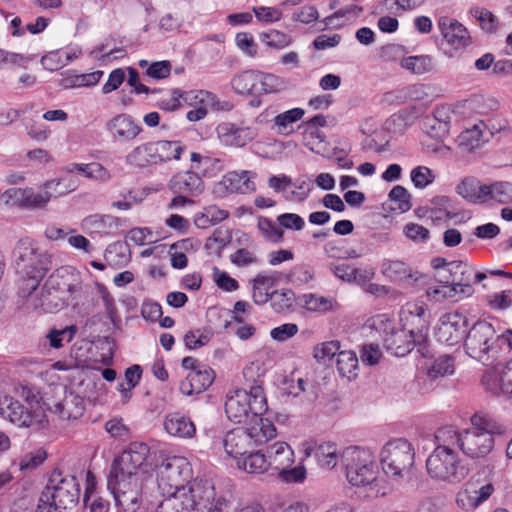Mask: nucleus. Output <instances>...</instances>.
<instances>
[{
	"label": "nucleus",
	"mask_w": 512,
	"mask_h": 512,
	"mask_svg": "<svg viewBox=\"0 0 512 512\" xmlns=\"http://www.w3.org/2000/svg\"><path fill=\"white\" fill-rule=\"evenodd\" d=\"M186 466L183 458L171 457L157 467L158 489L164 497L159 508H169L173 512H226V499L216 498L210 482L194 480L183 485Z\"/></svg>",
	"instance_id": "obj_1"
},
{
	"label": "nucleus",
	"mask_w": 512,
	"mask_h": 512,
	"mask_svg": "<svg viewBox=\"0 0 512 512\" xmlns=\"http://www.w3.org/2000/svg\"><path fill=\"white\" fill-rule=\"evenodd\" d=\"M149 454L146 443L132 442L112 461L107 487L116 504L127 512L140 506L144 485L153 476L154 469L147 461Z\"/></svg>",
	"instance_id": "obj_2"
},
{
	"label": "nucleus",
	"mask_w": 512,
	"mask_h": 512,
	"mask_svg": "<svg viewBox=\"0 0 512 512\" xmlns=\"http://www.w3.org/2000/svg\"><path fill=\"white\" fill-rule=\"evenodd\" d=\"M264 374L265 370L259 362H252L244 368L246 387L236 389L225 402V412L231 421L241 423L250 414V421L263 418L261 415L268 409L263 389Z\"/></svg>",
	"instance_id": "obj_3"
},
{
	"label": "nucleus",
	"mask_w": 512,
	"mask_h": 512,
	"mask_svg": "<svg viewBox=\"0 0 512 512\" xmlns=\"http://www.w3.org/2000/svg\"><path fill=\"white\" fill-rule=\"evenodd\" d=\"M471 427L458 431L451 426L442 427L447 435L455 438L456 448L471 459L486 458L495 445L494 436L505 432V427L491 417L474 414L470 418Z\"/></svg>",
	"instance_id": "obj_4"
},
{
	"label": "nucleus",
	"mask_w": 512,
	"mask_h": 512,
	"mask_svg": "<svg viewBox=\"0 0 512 512\" xmlns=\"http://www.w3.org/2000/svg\"><path fill=\"white\" fill-rule=\"evenodd\" d=\"M81 289L80 272L72 266L59 267L45 281L40 298L34 295L28 308H41L48 313L59 311L75 299Z\"/></svg>",
	"instance_id": "obj_5"
},
{
	"label": "nucleus",
	"mask_w": 512,
	"mask_h": 512,
	"mask_svg": "<svg viewBox=\"0 0 512 512\" xmlns=\"http://www.w3.org/2000/svg\"><path fill=\"white\" fill-rule=\"evenodd\" d=\"M16 271L20 274L21 295L27 297V305L33 300V292L52 266V255L42 250L30 238L20 239L14 248Z\"/></svg>",
	"instance_id": "obj_6"
},
{
	"label": "nucleus",
	"mask_w": 512,
	"mask_h": 512,
	"mask_svg": "<svg viewBox=\"0 0 512 512\" xmlns=\"http://www.w3.org/2000/svg\"><path fill=\"white\" fill-rule=\"evenodd\" d=\"M436 447L426 459L428 475L435 481L457 484L466 478L469 469L456 451L455 438L441 427L435 433Z\"/></svg>",
	"instance_id": "obj_7"
},
{
	"label": "nucleus",
	"mask_w": 512,
	"mask_h": 512,
	"mask_svg": "<svg viewBox=\"0 0 512 512\" xmlns=\"http://www.w3.org/2000/svg\"><path fill=\"white\" fill-rule=\"evenodd\" d=\"M276 436L274 424L267 418H255L244 427H237L226 433L223 446L226 454L236 461L243 470V462L252 454L257 453L255 446L264 444Z\"/></svg>",
	"instance_id": "obj_8"
},
{
	"label": "nucleus",
	"mask_w": 512,
	"mask_h": 512,
	"mask_svg": "<svg viewBox=\"0 0 512 512\" xmlns=\"http://www.w3.org/2000/svg\"><path fill=\"white\" fill-rule=\"evenodd\" d=\"M78 187L76 181L55 178L43 183L36 192L32 187H11L6 189L1 199L6 207L28 210L44 209L53 197L64 196Z\"/></svg>",
	"instance_id": "obj_9"
},
{
	"label": "nucleus",
	"mask_w": 512,
	"mask_h": 512,
	"mask_svg": "<svg viewBox=\"0 0 512 512\" xmlns=\"http://www.w3.org/2000/svg\"><path fill=\"white\" fill-rule=\"evenodd\" d=\"M342 463L347 481L364 489L368 497L384 495L379 489L378 468L373 453L360 447H348L342 451Z\"/></svg>",
	"instance_id": "obj_10"
},
{
	"label": "nucleus",
	"mask_w": 512,
	"mask_h": 512,
	"mask_svg": "<svg viewBox=\"0 0 512 512\" xmlns=\"http://www.w3.org/2000/svg\"><path fill=\"white\" fill-rule=\"evenodd\" d=\"M384 324V346L397 357L409 354L414 346L417 352L426 356V342L428 327L424 324L416 326V322H381Z\"/></svg>",
	"instance_id": "obj_11"
},
{
	"label": "nucleus",
	"mask_w": 512,
	"mask_h": 512,
	"mask_svg": "<svg viewBox=\"0 0 512 512\" xmlns=\"http://www.w3.org/2000/svg\"><path fill=\"white\" fill-rule=\"evenodd\" d=\"M415 450L412 444L397 438L388 441L380 453V463L383 472L390 478H404L414 465Z\"/></svg>",
	"instance_id": "obj_12"
},
{
	"label": "nucleus",
	"mask_w": 512,
	"mask_h": 512,
	"mask_svg": "<svg viewBox=\"0 0 512 512\" xmlns=\"http://www.w3.org/2000/svg\"><path fill=\"white\" fill-rule=\"evenodd\" d=\"M267 456L260 450L252 453L243 462V471L249 474H263L269 469L279 472L294 463V450L286 442L278 441L267 448Z\"/></svg>",
	"instance_id": "obj_13"
},
{
	"label": "nucleus",
	"mask_w": 512,
	"mask_h": 512,
	"mask_svg": "<svg viewBox=\"0 0 512 512\" xmlns=\"http://www.w3.org/2000/svg\"><path fill=\"white\" fill-rule=\"evenodd\" d=\"M498 336L490 322H475L465 336V348L470 357L484 365L492 363L497 356Z\"/></svg>",
	"instance_id": "obj_14"
},
{
	"label": "nucleus",
	"mask_w": 512,
	"mask_h": 512,
	"mask_svg": "<svg viewBox=\"0 0 512 512\" xmlns=\"http://www.w3.org/2000/svg\"><path fill=\"white\" fill-rule=\"evenodd\" d=\"M0 415L18 427L38 430L46 427L48 424L42 405H36L34 409H30L8 396L3 397Z\"/></svg>",
	"instance_id": "obj_15"
},
{
	"label": "nucleus",
	"mask_w": 512,
	"mask_h": 512,
	"mask_svg": "<svg viewBox=\"0 0 512 512\" xmlns=\"http://www.w3.org/2000/svg\"><path fill=\"white\" fill-rule=\"evenodd\" d=\"M44 489L45 498H52L62 509L74 507L80 498V483L74 475L54 472Z\"/></svg>",
	"instance_id": "obj_16"
},
{
	"label": "nucleus",
	"mask_w": 512,
	"mask_h": 512,
	"mask_svg": "<svg viewBox=\"0 0 512 512\" xmlns=\"http://www.w3.org/2000/svg\"><path fill=\"white\" fill-rule=\"evenodd\" d=\"M436 25L442 38V51L447 57H454L469 44L468 31L457 19L442 15Z\"/></svg>",
	"instance_id": "obj_17"
},
{
	"label": "nucleus",
	"mask_w": 512,
	"mask_h": 512,
	"mask_svg": "<svg viewBox=\"0 0 512 512\" xmlns=\"http://www.w3.org/2000/svg\"><path fill=\"white\" fill-rule=\"evenodd\" d=\"M256 173L249 170L230 171L222 176L213 187V193L218 198L229 194H250L256 190Z\"/></svg>",
	"instance_id": "obj_18"
},
{
	"label": "nucleus",
	"mask_w": 512,
	"mask_h": 512,
	"mask_svg": "<svg viewBox=\"0 0 512 512\" xmlns=\"http://www.w3.org/2000/svg\"><path fill=\"white\" fill-rule=\"evenodd\" d=\"M105 130L114 143H131L140 136L143 127L132 115L119 113L106 122Z\"/></svg>",
	"instance_id": "obj_19"
},
{
	"label": "nucleus",
	"mask_w": 512,
	"mask_h": 512,
	"mask_svg": "<svg viewBox=\"0 0 512 512\" xmlns=\"http://www.w3.org/2000/svg\"><path fill=\"white\" fill-rule=\"evenodd\" d=\"M495 488L491 482L478 486L474 481L466 482L456 495L457 506L466 512L476 510L489 499Z\"/></svg>",
	"instance_id": "obj_20"
},
{
	"label": "nucleus",
	"mask_w": 512,
	"mask_h": 512,
	"mask_svg": "<svg viewBox=\"0 0 512 512\" xmlns=\"http://www.w3.org/2000/svg\"><path fill=\"white\" fill-rule=\"evenodd\" d=\"M482 384L494 395H505L512 398V359L506 364H497L485 372Z\"/></svg>",
	"instance_id": "obj_21"
},
{
	"label": "nucleus",
	"mask_w": 512,
	"mask_h": 512,
	"mask_svg": "<svg viewBox=\"0 0 512 512\" xmlns=\"http://www.w3.org/2000/svg\"><path fill=\"white\" fill-rule=\"evenodd\" d=\"M217 137L220 143L227 147H244L254 140L257 129L251 126L237 125L232 122H222L216 127Z\"/></svg>",
	"instance_id": "obj_22"
},
{
	"label": "nucleus",
	"mask_w": 512,
	"mask_h": 512,
	"mask_svg": "<svg viewBox=\"0 0 512 512\" xmlns=\"http://www.w3.org/2000/svg\"><path fill=\"white\" fill-rule=\"evenodd\" d=\"M302 451L305 458L314 455L317 465L324 470L334 469L339 460H342V453L334 442H322L316 444L313 441H306L302 444Z\"/></svg>",
	"instance_id": "obj_23"
},
{
	"label": "nucleus",
	"mask_w": 512,
	"mask_h": 512,
	"mask_svg": "<svg viewBox=\"0 0 512 512\" xmlns=\"http://www.w3.org/2000/svg\"><path fill=\"white\" fill-rule=\"evenodd\" d=\"M47 408L62 420H76L85 411L84 399L71 390L64 389V396L61 400L48 403Z\"/></svg>",
	"instance_id": "obj_24"
},
{
	"label": "nucleus",
	"mask_w": 512,
	"mask_h": 512,
	"mask_svg": "<svg viewBox=\"0 0 512 512\" xmlns=\"http://www.w3.org/2000/svg\"><path fill=\"white\" fill-rule=\"evenodd\" d=\"M169 188L175 193L196 197L203 193L205 185L196 172L182 171L170 179Z\"/></svg>",
	"instance_id": "obj_25"
},
{
	"label": "nucleus",
	"mask_w": 512,
	"mask_h": 512,
	"mask_svg": "<svg viewBox=\"0 0 512 512\" xmlns=\"http://www.w3.org/2000/svg\"><path fill=\"white\" fill-rule=\"evenodd\" d=\"M456 192L471 204H485L488 203L489 184L475 177H465L457 184Z\"/></svg>",
	"instance_id": "obj_26"
},
{
	"label": "nucleus",
	"mask_w": 512,
	"mask_h": 512,
	"mask_svg": "<svg viewBox=\"0 0 512 512\" xmlns=\"http://www.w3.org/2000/svg\"><path fill=\"white\" fill-rule=\"evenodd\" d=\"M487 127L480 121L460 133L457 139L458 148L462 153H473L481 149L487 142Z\"/></svg>",
	"instance_id": "obj_27"
},
{
	"label": "nucleus",
	"mask_w": 512,
	"mask_h": 512,
	"mask_svg": "<svg viewBox=\"0 0 512 512\" xmlns=\"http://www.w3.org/2000/svg\"><path fill=\"white\" fill-rule=\"evenodd\" d=\"M278 280L277 272L263 271L252 279V295L257 304L266 303L277 292L274 287Z\"/></svg>",
	"instance_id": "obj_28"
},
{
	"label": "nucleus",
	"mask_w": 512,
	"mask_h": 512,
	"mask_svg": "<svg viewBox=\"0 0 512 512\" xmlns=\"http://www.w3.org/2000/svg\"><path fill=\"white\" fill-rule=\"evenodd\" d=\"M441 285L430 287L427 295L435 301L441 299H451L459 296V298L469 297L474 293V289L470 283H449V280L440 281Z\"/></svg>",
	"instance_id": "obj_29"
},
{
	"label": "nucleus",
	"mask_w": 512,
	"mask_h": 512,
	"mask_svg": "<svg viewBox=\"0 0 512 512\" xmlns=\"http://www.w3.org/2000/svg\"><path fill=\"white\" fill-rule=\"evenodd\" d=\"M164 428L168 434L179 438H192L196 433L193 421L180 412L167 414L164 419Z\"/></svg>",
	"instance_id": "obj_30"
},
{
	"label": "nucleus",
	"mask_w": 512,
	"mask_h": 512,
	"mask_svg": "<svg viewBox=\"0 0 512 512\" xmlns=\"http://www.w3.org/2000/svg\"><path fill=\"white\" fill-rule=\"evenodd\" d=\"M118 227V219L112 215L92 214L81 221V229L98 235H108Z\"/></svg>",
	"instance_id": "obj_31"
},
{
	"label": "nucleus",
	"mask_w": 512,
	"mask_h": 512,
	"mask_svg": "<svg viewBox=\"0 0 512 512\" xmlns=\"http://www.w3.org/2000/svg\"><path fill=\"white\" fill-rule=\"evenodd\" d=\"M126 165L133 168H147L157 165L152 141L135 146L125 156Z\"/></svg>",
	"instance_id": "obj_32"
},
{
	"label": "nucleus",
	"mask_w": 512,
	"mask_h": 512,
	"mask_svg": "<svg viewBox=\"0 0 512 512\" xmlns=\"http://www.w3.org/2000/svg\"><path fill=\"white\" fill-rule=\"evenodd\" d=\"M67 173H79L84 177L100 182H107L111 179L110 172L100 163H70L64 167Z\"/></svg>",
	"instance_id": "obj_33"
},
{
	"label": "nucleus",
	"mask_w": 512,
	"mask_h": 512,
	"mask_svg": "<svg viewBox=\"0 0 512 512\" xmlns=\"http://www.w3.org/2000/svg\"><path fill=\"white\" fill-rule=\"evenodd\" d=\"M467 322H440L435 335L440 342L455 345L466 336Z\"/></svg>",
	"instance_id": "obj_34"
},
{
	"label": "nucleus",
	"mask_w": 512,
	"mask_h": 512,
	"mask_svg": "<svg viewBox=\"0 0 512 512\" xmlns=\"http://www.w3.org/2000/svg\"><path fill=\"white\" fill-rule=\"evenodd\" d=\"M304 115V109L299 107L284 111L274 117L272 129L279 135L289 136L294 132V124Z\"/></svg>",
	"instance_id": "obj_35"
},
{
	"label": "nucleus",
	"mask_w": 512,
	"mask_h": 512,
	"mask_svg": "<svg viewBox=\"0 0 512 512\" xmlns=\"http://www.w3.org/2000/svg\"><path fill=\"white\" fill-rule=\"evenodd\" d=\"M286 86L283 78L259 70L255 72V94H274L282 91Z\"/></svg>",
	"instance_id": "obj_36"
},
{
	"label": "nucleus",
	"mask_w": 512,
	"mask_h": 512,
	"mask_svg": "<svg viewBox=\"0 0 512 512\" xmlns=\"http://www.w3.org/2000/svg\"><path fill=\"white\" fill-rule=\"evenodd\" d=\"M157 165L171 160H179L185 151V146L179 141H152Z\"/></svg>",
	"instance_id": "obj_37"
},
{
	"label": "nucleus",
	"mask_w": 512,
	"mask_h": 512,
	"mask_svg": "<svg viewBox=\"0 0 512 512\" xmlns=\"http://www.w3.org/2000/svg\"><path fill=\"white\" fill-rule=\"evenodd\" d=\"M381 274L390 281H405L412 277L410 267L401 260L384 259L380 265Z\"/></svg>",
	"instance_id": "obj_38"
},
{
	"label": "nucleus",
	"mask_w": 512,
	"mask_h": 512,
	"mask_svg": "<svg viewBox=\"0 0 512 512\" xmlns=\"http://www.w3.org/2000/svg\"><path fill=\"white\" fill-rule=\"evenodd\" d=\"M104 72L96 70L83 74H67L60 81V86L64 89L92 87L95 86L103 77Z\"/></svg>",
	"instance_id": "obj_39"
},
{
	"label": "nucleus",
	"mask_w": 512,
	"mask_h": 512,
	"mask_svg": "<svg viewBox=\"0 0 512 512\" xmlns=\"http://www.w3.org/2000/svg\"><path fill=\"white\" fill-rule=\"evenodd\" d=\"M400 65L403 69L415 74L423 75L431 72L435 67V62L430 55H416L404 57Z\"/></svg>",
	"instance_id": "obj_40"
},
{
	"label": "nucleus",
	"mask_w": 512,
	"mask_h": 512,
	"mask_svg": "<svg viewBox=\"0 0 512 512\" xmlns=\"http://www.w3.org/2000/svg\"><path fill=\"white\" fill-rule=\"evenodd\" d=\"M182 97L184 102L191 107L213 109L217 105L216 96L207 90H189L186 91Z\"/></svg>",
	"instance_id": "obj_41"
},
{
	"label": "nucleus",
	"mask_w": 512,
	"mask_h": 512,
	"mask_svg": "<svg viewBox=\"0 0 512 512\" xmlns=\"http://www.w3.org/2000/svg\"><path fill=\"white\" fill-rule=\"evenodd\" d=\"M142 376V369L135 364L125 370V383H118L117 390L121 394L123 403H127L132 397V390L139 384Z\"/></svg>",
	"instance_id": "obj_42"
},
{
	"label": "nucleus",
	"mask_w": 512,
	"mask_h": 512,
	"mask_svg": "<svg viewBox=\"0 0 512 512\" xmlns=\"http://www.w3.org/2000/svg\"><path fill=\"white\" fill-rule=\"evenodd\" d=\"M337 369L342 377L348 380L357 377L358 373V358L353 351H341L338 353L336 361Z\"/></svg>",
	"instance_id": "obj_43"
},
{
	"label": "nucleus",
	"mask_w": 512,
	"mask_h": 512,
	"mask_svg": "<svg viewBox=\"0 0 512 512\" xmlns=\"http://www.w3.org/2000/svg\"><path fill=\"white\" fill-rule=\"evenodd\" d=\"M255 72L256 70H245L231 79L233 91L239 95H251L255 93Z\"/></svg>",
	"instance_id": "obj_44"
},
{
	"label": "nucleus",
	"mask_w": 512,
	"mask_h": 512,
	"mask_svg": "<svg viewBox=\"0 0 512 512\" xmlns=\"http://www.w3.org/2000/svg\"><path fill=\"white\" fill-rule=\"evenodd\" d=\"M428 211L433 221L451 219L455 215L451 210V199L442 195L432 198Z\"/></svg>",
	"instance_id": "obj_45"
},
{
	"label": "nucleus",
	"mask_w": 512,
	"mask_h": 512,
	"mask_svg": "<svg viewBox=\"0 0 512 512\" xmlns=\"http://www.w3.org/2000/svg\"><path fill=\"white\" fill-rule=\"evenodd\" d=\"M425 0H383L378 9L381 13L387 12L392 15H400L403 12L419 8Z\"/></svg>",
	"instance_id": "obj_46"
},
{
	"label": "nucleus",
	"mask_w": 512,
	"mask_h": 512,
	"mask_svg": "<svg viewBox=\"0 0 512 512\" xmlns=\"http://www.w3.org/2000/svg\"><path fill=\"white\" fill-rule=\"evenodd\" d=\"M104 257L110 265L125 266L130 261L128 245L123 242H114L106 248Z\"/></svg>",
	"instance_id": "obj_47"
},
{
	"label": "nucleus",
	"mask_w": 512,
	"mask_h": 512,
	"mask_svg": "<svg viewBox=\"0 0 512 512\" xmlns=\"http://www.w3.org/2000/svg\"><path fill=\"white\" fill-rule=\"evenodd\" d=\"M455 372V360L449 355H443L436 358L427 369V375L431 379L450 376Z\"/></svg>",
	"instance_id": "obj_48"
},
{
	"label": "nucleus",
	"mask_w": 512,
	"mask_h": 512,
	"mask_svg": "<svg viewBox=\"0 0 512 512\" xmlns=\"http://www.w3.org/2000/svg\"><path fill=\"white\" fill-rule=\"evenodd\" d=\"M303 144L312 152L322 153L325 150L326 136L321 129L311 128L303 125Z\"/></svg>",
	"instance_id": "obj_49"
},
{
	"label": "nucleus",
	"mask_w": 512,
	"mask_h": 512,
	"mask_svg": "<svg viewBox=\"0 0 512 512\" xmlns=\"http://www.w3.org/2000/svg\"><path fill=\"white\" fill-rule=\"evenodd\" d=\"M490 201L500 204L512 203V183L496 181L489 184L488 202Z\"/></svg>",
	"instance_id": "obj_50"
},
{
	"label": "nucleus",
	"mask_w": 512,
	"mask_h": 512,
	"mask_svg": "<svg viewBox=\"0 0 512 512\" xmlns=\"http://www.w3.org/2000/svg\"><path fill=\"white\" fill-rule=\"evenodd\" d=\"M300 302L307 310L315 312L333 310L337 306V303L332 298H325L315 294L303 295Z\"/></svg>",
	"instance_id": "obj_51"
},
{
	"label": "nucleus",
	"mask_w": 512,
	"mask_h": 512,
	"mask_svg": "<svg viewBox=\"0 0 512 512\" xmlns=\"http://www.w3.org/2000/svg\"><path fill=\"white\" fill-rule=\"evenodd\" d=\"M435 179V172L424 165H418L410 171V180L416 189H425L431 185Z\"/></svg>",
	"instance_id": "obj_52"
},
{
	"label": "nucleus",
	"mask_w": 512,
	"mask_h": 512,
	"mask_svg": "<svg viewBox=\"0 0 512 512\" xmlns=\"http://www.w3.org/2000/svg\"><path fill=\"white\" fill-rule=\"evenodd\" d=\"M263 44L274 49H284L292 44V37L284 32L273 29L260 34Z\"/></svg>",
	"instance_id": "obj_53"
},
{
	"label": "nucleus",
	"mask_w": 512,
	"mask_h": 512,
	"mask_svg": "<svg viewBox=\"0 0 512 512\" xmlns=\"http://www.w3.org/2000/svg\"><path fill=\"white\" fill-rule=\"evenodd\" d=\"M312 190L311 184L306 179H297L293 181L292 188L285 193V199L290 202H304Z\"/></svg>",
	"instance_id": "obj_54"
},
{
	"label": "nucleus",
	"mask_w": 512,
	"mask_h": 512,
	"mask_svg": "<svg viewBox=\"0 0 512 512\" xmlns=\"http://www.w3.org/2000/svg\"><path fill=\"white\" fill-rule=\"evenodd\" d=\"M471 273L472 267L461 260L449 262L445 270V274L449 277V283H451V281L452 283H454V281H458L460 283L468 281Z\"/></svg>",
	"instance_id": "obj_55"
},
{
	"label": "nucleus",
	"mask_w": 512,
	"mask_h": 512,
	"mask_svg": "<svg viewBox=\"0 0 512 512\" xmlns=\"http://www.w3.org/2000/svg\"><path fill=\"white\" fill-rule=\"evenodd\" d=\"M188 375L191 377V382L194 384L197 393L206 390L214 380V372L207 367L191 370Z\"/></svg>",
	"instance_id": "obj_56"
},
{
	"label": "nucleus",
	"mask_w": 512,
	"mask_h": 512,
	"mask_svg": "<svg viewBox=\"0 0 512 512\" xmlns=\"http://www.w3.org/2000/svg\"><path fill=\"white\" fill-rule=\"evenodd\" d=\"M213 337L211 329L202 328L190 330L185 334V345L189 349H197L208 344Z\"/></svg>",
	"instance_id": "obj_57"
},
{
	"label": "nucleus",
	"mask_w": 512,
	"mask_h": 512,
	"mask_svg": "<svg viewBox=\"0 0 512 512\" xmlns=\"http://www.w3.org/2000/svg\"><path fill=\"white\" fill-rule=\"evenodd\" d=\"M258 228L263 237L269 242L279 243L283 239V230L280 225L278 226L269 218L260 217L258 219Z\"/></svg>",
	"instance_id": "obj_58"
},
{
	"label": "nucleus",
	"mask_w": 512,
	"mask_h": 512,
	"mask_svg": "<svg viewBox=\"0 0 512 512\" xmlns=\"http://www.w3.org/2000/svg\"><path fill=\"white\" fill-rule=\"evenodd\" d=\"M471 15L478 21L479 26L486 32H495L498 27L497 18L485 8L475 7L470 10Z\"/></svg>",
	"instance_id": "obj_59"
},
{
	"label": "nucleus",
	"mask_w": 512,
	"mask_h": 512,
	"mask_svg": "<svg viewBox=\"0 0 512 512\" xmlns=\"http://www.w3.org/2000/svg\"><path fill=\"white\" fill-rule=\"evenodd\" d=\"M77 332V328L75 325H70L62 329H52L47 335L49 339L50 346L53 348H60L63 346V343H69Z\"/></svg>",
	"instance_id": "obj_60"
},
{
	"label": "nucleus",
	"mask_w": 512,
	"mask_h": 512,
	"mask_svg": "<svg viewBox=\"0 0 512 512\" xmlns=\"http://www.w3.org/2000/svg\"><path fill=\"white\" fill-rule=\"evenodd\" d=\"M212 280L219 289L225 292H234L239 288L238 281L218 267L212 269Z\"/></svg>",
	"instance_id": "obj_61"
},
{
	"label": "nucleus",
	"mask_w": 512,
	"mask_h": 512,
	"mask_svg": "<svg viewBox=\"0 0 512 512\" xmlns=\"http://www.w3.org/2000/svg\"><path fill=\"white\" fill-rule=\"evenodd\" d=\"M253 13L257 21L263 24L278 22L283 17V12L280 8L271 6L253 7Z\"/></svg>",
	"instance_id": "obj_62"
},
{
	"label": "nucleus",
	"mask_w": 512,
	"mask_h": 512,
	"mask_svg": "<svg viewBox=\"0 0 512 512\" xmlns=\"http://www.w3.org/2000/svg\"><path fill=\"white\" fill-rule=\"evenodd\" d=\"M229 214L226 210L220 209L216 206H210L205 209L201 217L196 219V223L200 227L217 224L226 218Z\"/></svg>",
	"instance_id": "obj_63"
},
{
	"label": "nucleus",
	"mask_w": 512,
	"mask_h": 512,
	"mask_svg": "<svg viewBox=\"0 0 512 512\" xmlns=\"http://www.w3.org/2000/svg\"><path fill=\"white\" fill-rule=\"evenodd\" d=\"M340 351V343L336 340L321 343L315 346L313 356L318 362H325L334 356H338Z\"/></svg>",
	"instance_id": "obj_64"
}]
</instances>
